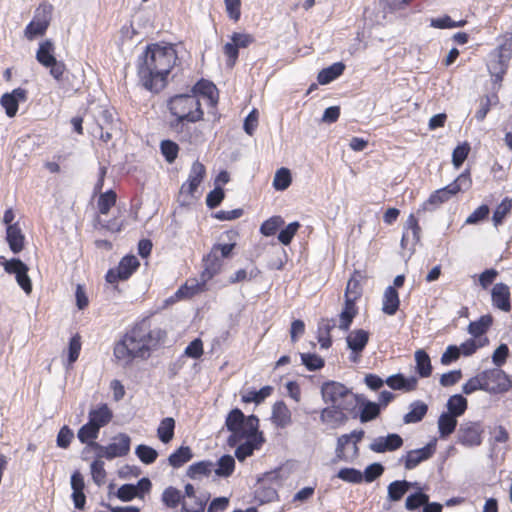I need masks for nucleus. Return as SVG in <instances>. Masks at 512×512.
<instances>
[{
    "mask_svg": "<svg viewBox=\"0 0 512 512\" xmlns=\"http://www.w3.org/2000/svg\"><path fill=\"white\" fill-rule=\"evenodd\" d=\"M470 152V145L468 142L457 145L452 153V163L455 168H460L464 161L467 159Z\"/></svg>",
    "mask_w": 512,
    "mask_h": 512,
    "instance_id": "61",
    "label": "nucleus"
},
{
    "mask_svg": "<svg viewBox=\"0 0 512 512\" xmlns=\"http://www.w3.org/2000/svg\"><path fill=\"white\" fill-rule=\"evenodd\" d=\"M82 348V338L79 333L74 334L68 343L67 356L68 366H72L79 358Z\"/></svg>",
    "mask_w": 512,
    "mask_h": 512,
    "instance_id": "53",
    "label": "nucleus"
},
{
    "mask_svg": "<svg viewBox=\"0 0 512 512\" xmlns=\"http://www.w3.org/2000/svg\"><path fill=\"white\" fill-rule=\"evenodd\" d=\"M135 453L140 461L144 464H152L158 457V452L148 445H138L135 449Z\"/></svg>",
    "mask_w": 512,
    "mask_h": 512,
    "instance_id": "58",
    "label": "nucleus"
},
{
    "mask_svg": "<svg viewBox=\"0 0 512 512\" xmlns=\"http://www.w3.org/2000/svg\"><path fill=\"white\" fill-rule=\"evenodd\" d=\"M493 324V317L490 314L482 315L477 321L470 322L468 332L473 337L484 335Z\"/></svg>",
    "mask_w": 512,
    "mask_h": 512,
    "instance_id": "42",
    "label": "nucleus"
},
{
    "mask_svg": "<svg viewBox=\"0 0 512 512\" xmlns=\"http://www.w3.org/2000/svg\"><path fill=\"white\" fill-rule=\"evenodd\" d=\"M177 61L178 53L173 44H148L136 62L139 85L151 93H160L167 86L168 77Z\"/></svg>",
    "mask_w": 512,
    "mask_h": 512,
    "instance_id": "1",
    "label": "nucleus"
},
{
    "mask_svg": "<svg viewBox=\"0 0 512 512\" xmlns=\"http://www.w3.org/2000/svg\"><path fill=\"white\" fill-rule=\"evenodd\" d=\"M160 150L165 160L171 164L178 157L179 146L172 140H163L160 143Z\"/></svg>",
    "mask_w": 512,
    "mask_h": 512,
    "instance_id": "56",
    "label": "nucleus"
},
{
    "mask_svg": "<svg viewBox=\"0 0 512 512\" xmlns=\"http://www.w3.org/2000/svg\"><path fill=\"white\" fill-rule=\"evenodd\" d=\"M400 306L399 294L395 287L388 286L383 294L382 311L387 315H395Z\"/></svg>",
    "mask_w": 512,
    "mask_h": 512,
    "instance_id": "34",
    "label": "nucleus"
},
{
    "mask_svg": "<svg viewBox=\"0 0 512 512\" xmlns=\"http://www.w3.org/2000/svg\"><path fill=\"white\" fill-rule=\"evenodd\" d=\"M274 389L270 385L262 387L260 390H247L242 394L241 400L244 403H262L267 397L271 396Z\"/></svg>",
    "mask_w": 512,
    "mask_h": 512,
    "instance_id": "41",
    "label": "nucleus"
},
{
    "mask_svg": "<svg viewBox=\"0 0 512 512\" xmlns=\"http://www.w3.org/2000/svg\"><path fill=\"white\" fill-rule=\"evenodd\" d=\"M161 500H162V503L167 508L175 509L179 505L182 506L183 493L179 489H177L173 486H169L163 491Z\"/></svg>",
    "mask_w": 512,
    "mask_h": 512,
    "instance_id": "44",
    "label": "nucleus"
},
{
    "mask_svg": "<svg viewBox=\"0 0 512 512\" xmlns=\"http://www.w3.org/2000/svg\"><path fill=\"white\" fill-rule=\"evenodd\" d=\"M206 283L207 281H204L202 279L201 281H199L196 278H190L186 280V282L178 288L173 298L175 300L192 299L196 295L206 291Z\"/></svg>",
    "mask_w": 512,
    "mask_h": 512,
    "instance_id": "23",
    "label": "nucleus"
},
{
    "mask_svg": "<svg viewBox=\"0 0 512 512\" xmlns=\"http://www.w3.org/2000/svg\"><path fill=\"white\" fill-rule=\"evenodd\" d=\"M140 267V262L135 255H126L118 263L117 267L111 268L105 275V280L110 284L128 280Z\"/></svg>",
    "mask_w": 512,
    "mask_h": 512,
    "instance_id": "11",
    "label": "nucleus"
},
{
    "mask_svg": "<svg viewBox=\"0 0 512 512\" xmlns=\"http://www.w3.org/2000/svg\"><path fill=\"white\" fill-rule=\"evenodd\" d=\"M99 430L96 425L88 421L78 430L77 437L81 443L90 446V443L95 442L94 440L98 437Z\"/></svg>",
    "mask_w": 512,
    "mask_h": 512,
    "instance_id": "51",
    "label": "nucleus"
},
{
    "mask_svg": "<svg viewBox=\"0 0 512 512\" xmlns=\"http://www.w3.org/2000/svg\"><path fill=\"white\" fill-rule=\"evenodd\" d=\"M457 417L450 413H442L438 419V429L441 438L452 434L457 426Z\"/></svg>",
    "mask_w": 512,
    "mask_h": 512,
    "instance_id": "46",
    "label": "nucleus"
},
{
    "mask_svg": "<svg viewBox=\"0 0 512 512\" xmlns=\"http://www.w3.org/2000/svg\"><path fill=\"white\" fill-rule=\"evenodd\" d=\"M344 70L345 65L342 62L333 63L329 67L324 68L319 72L317 80L321 85L328 84L341 76Z\"/></svg>",
    "mask_w": 512,
    "mask_h": 512,
    "instance_id": "38",
    "label": "nucleus"
},
{
    "mask_svg": "<svg viewBox=\"0 0 512 512\" xmlns=\"http://www.w3.org/2000/svg\"><path fill=\"white\" fill-rule=\"evenodd\" d=\"M175 420L172 417H166L161 420L157 428L159 440L167 444L174 438Z\"/></svg>",
    "mask_w": 512,
    "mask_h": 512,
    "instance_id": "45",
    "label": "nucleus"
},
{
    "mask_svg": "<svg viewBox=\"0 0 512 512\" xmlns=\"http://www.w3.org/2000/svg\"><path fill=\"white\" fill-rule=\"evenodd\" d=\"M214 470V463L210 460H202L191 464L186 470V476L192 480H200L209 477Z\"/></svg>",
    "mask_w": 512,
    "mask_h": 512,
    "instance_id": "33",
    "label": "nucleus"
},
{
    "mask_svg": "<svg viewBox=\"0 0 512 512\" xmlns=\"http://www.w3.org/2000/svg\"><path fill=\"white\" fill-rule=\"evenodd\" d=\"M433 453V447L431 445H426L420 449L408 451L406 455L401 458V461L404 462L405 469L412 470L421 462L432 457Z\"/></svg>",
    "mask_w": 512,
    "mask_h": 512,
    "instance_id": "26",
    "label": "nucleus"
},
{
    "mask_svg": "<svg viewBox=\"0 0 512 512\" xmlns=\"http://www.w3.org/2000/svg\"><path fill=\"white\" fill-rule=\"evenodd\" d=\"M361 273L355 270L347 282L344 298L359 300L363 294V288L360 283Z\"/></svg>",
    "mask_w": 512,
    "mask_h": 512,
    "instance_id": "40",
    "label": "nucleus"
},
{
    "mask_svg": "<svg viewBox=\"0 0 512 512\" xmlns=\"http://www.w3.org/2000/svg\"><path fill=\"white\" fill-rule=\"evenodd\" d=\"M472 184L473 181L470 170L465 169L453 182L444 188L453 197L462 191L469 190L472 187Z\"/></svg>",
    "mask_w": 512,
    "mask_h": 512,
    "instance_id": "35",
    "label": "nucleus"
},
{
    "mask_svg": "<svg viewBox=\"0 0 512 512\" xmlns=\"http://www.w3.org/2000/svg\"><path fill=\"white\" fill-rule=\"evenodd\" d=\"M428 406L422 401H415L410 405V411L404 415L406 424L420 422L427 414Z\"/></svg>",
    "mask_w": 512,
    "mask_h": 512,
    "instance_id": "43",
    "label": "nucleus"
},
{
    "mask_svg": "<svg viewBox=\"0 0 512 512\" xmlns=\"http://www.w3.org/2000/svg\"><path fill=\"white\" fill-rule=\"evenodd\" d=\"M193 458L192 449L189 446H181L168 457V463L173 468H180Z\"/></svg>",
    "mask_w": 512,
    "mask_h": 512,
    "instance_id": "39",
    "label": "nucleus"
},
{
    "mask_svg": "<svg viewBox=\"0 0 512 512\" xmlns=\"http://www.w3.org/2000/svg\"><path fill=\"white\" fill-rule=\"evenodd\" d=\"M244 439L246 441L238 445L235 450V456L240 462L252 456L254 451L260 449L264 442L263 433L259 429L255 434L247 435Z\"/></svg>",
    "mask_w": 512,
    "mask_h": 512,
    "instance_id": "22",
    "label": "nucleus"
},
{
    "mask_svg": "<svg viewBox=\"0 0 512 512\" xmlns=\"http://www.w3.org/2000/svg\"><path fill=\"white\" fill-rule=\"evenodd\" d=\"M0 263L7 273L15 275L18 285L24 292L30 294L32 291V283L28 276V266L18 258L5 260L2 256H0Z\"/></svg>",
    "mask_w": 512,
    "mask_h": 512,
    "instance_id": "13",
    "label": "nucleus"
},
{
    "mask_svg": "<svg viewBox=\"0 0 512 512\" xmlns=\"http://www.w3.org/2000/svg\"><path fill=\"white\" fill-rule=\"evenodd\" d=\"M131 329L133 335L138 338L141 343L147 358L150 357L151 352L157 350L166 340L167 331L157 325H154L150 317L142 318L135 322Z\"/></svg>",
    "mask_w": 512,
    "mask_h": 512,
    "instance_id": "4",
    "label": "nucleus"
},
{
    "mask_svg": "<svg viewBox=\"0 0 512 512\" xmlns=\"http://www.w3.org/2000/svg\"><path fill=\"white\" fill-rule=\"evenodd\" d=\"M403 445V439L398 434H388L387 436L377 437L370 444V449L376 453H385L387 451H395L401 448Z\"/></svg>",
    "mask_w": 512,
    "mask_h": 512,
    "instance_id": "25",
    "label": "nucleus"
},
{
    "mask_svg": "<svg viewBox=\"0 0 512 512\" xmlns=\"http://www.w3.org/2000/svg\"><path fill=\"white\" fill-rule=\"evenodd\" d=\"M408 489L409 483L407 481H394L388 486V497L391 501H399Z\"/></svg>",
    "mask_w": 512,
    "mask_h": 512,
    "instance_id": "57",
    "label": "nucleus"
},
{
    "mask_svg": "<svg viewBox=\"0 0 512 512\" xmlns=\"http://www.w3.org/2000/svg\"><path fill=\"white\" fill-rule=\"evenodd\" d=\"M113 417V413L107 404H101L96 409L89 412V422L96 425L99 429L107 425Z\"/></svg>",
    "mask_w": 512,
    "mask_h": 512,
    "instance_id": "36",
    "label": "nucleus"
},
{
    "mask_svg": "<svg viewBox=\"0 0 512 512\" xmlns=\"http://www.w3.org/2000/svg\"><path fill=\"white\" fill-rule=\"evenodd\" d=\"M191 94L202 95L209 100L211 106H216L219 100V91L216 85L206 79H200L191 89Z\"/></svg>",
    "mask_w": 512,
    "mask_h": 512,
    "instance_id": "28",
    "label": "nucleus"
},
{
    "mask_svg": "<svg viewBox=\"0 0 512 512\" xmlns=\"http://www.w3.org/2000/svg\"><path fill=\"white\" fill-rule=\"evenodd\" d=\"M235 470V460L231 455H223L217 462V468L214 470L218 477H230Z\"/></svg>",
    "mask_w": 512,
    "mask_h": 512,
    "instance_id": "49",
    "label": "nucleus"
},
{
    "mask_svg": "<svg viewBox=\"0 0 512 512\" xmlns=\"http://www.w3.org/2000/svg\"><path fill=\"white\" fill-rule=\"evenodd\" d=\"M209 501V495L198 493L193 484L187 483L184 486L181 512H205Z\"/></svg>",
    "mask_w": 512,
    "mask_h": 512,
    "instance_id": "14",
    "label": "nucleus"
},
{
    "mask_svg": "<svg viewBox=\"0 0 512 512\" xmlns=\"http://www.w3.org/2000/svg\"><path fill=\"white\" fill-rule=\"evenodd\" d=\"M491 302L495 309L509 313L512 310L509 286L503 282L496 283L491 289Z\"/></svg>",
    "mask_w": 512,
    "mask_h": 512,
    "instance_id": "20",
    "label": "nucleus"
},
{
    "mask_svg": "<svg viewBox=\"0 0 512 512\" xmlns=\"http://www.w3.org/2000/svg\"><path fill=\"white\" fill-rule=\"evenodd\" d=\"M334 319L322 318L317 328V340L322 348L328 349L332 345L331 331L335 328Z\"/></svg>",
    "mask_w": 512,
    "mask_h": 512,
    "instance_id": "32",
    "label": "nucleus"
},
{
    "mask_svg": "<svg viewBox=\"0 0 512 512\" xmlns=\"http://www.w3.org/2000/svg\"><path fill=\"white\" fill-rule=\"evenodd\" d=\"M429 501L427 494L423 492H416L406 498L405 506L408 510H415L424 506Z\"/></svg>",
    "mask_w": 512,
    "mask_h": 512,
    "instance_id": "64",
    "label": "nucleus"
},
{
    "mask_svg": "<svg viewBox=\"0 0 512 512\" xmlns=\"http://www.w3.org/2000/svg\"><path fill=\"white\" fill-rule=\"evenodd\" d=\"M271 422L277 428L284 429L292 423V413L282 400L276 401L272 406Z\"/></svg>",
    "mask_w": 512,
    "mask_h": 512,
    "instance_id": "27",
    "label": "nucleus"
},
{
    "mask_svg": "<svg viewBox=\"0 0 512 512\" xmlns=\"http://www.w3.org/2000/svg\"><path fill=\"white\" fill-rule=\"evenodd\" d=\"M337 477L348 483H361L363 481L362 472L355 468H342L338 471Z\"/></svg>",
    "mask_w": 512,
    "mask_h": 512,
    "instance_id": "62",
    "label": "nucleus"
},
{
    "mask_svg": "<svg viewBox=\"0 0 512 512\" xmlns=\"http://www.w3.org/2000/svg\"><path fill=\"white\" fill-rule=\"evenodd\" d=\"M36 60L45 68H49L50 75L57 81H61L66 72V65L55 57L54 43L46 39L39 43L36 51Z\"/></svg>",
    "mask_w": 512,
    "mask_h": 512,
    "instance_id": "7",
    "label": "nucleus"
},
{
    "mask_svg": "<svg viewBox=\"0 0 512 512\" xmlns=\"http://www.w3.org/2000/svg\"><path fill=\"white\" fill-rule=\"evenodd\" d=\"M206 176V168L200 161L192 163L188 179L181 185L180 193L192 197Z\"/></svg>",
    "mask_w": 512,
    "mask_h": 512,
    "instance_id": "16",
    "label": "nucleus"
},
{
    "mask_svg": "<svg viewBox=\"0 0 512 512\" xmlns=\"http://www.w3.org/2000/svg\"><path fill=\"white\" fill-rule=\"evenodd\" d=\"M284 223V219L280 215H274L261 224L260 233L266 237L273 236Z\"/></svg>",
    "mask_w": 512,
    "mask_h": 512,
    "instance_id": "50",
    "label": "nucleus"
},
{
    "mask_svg": "<svg viewBox=\"0 0 512 512\" xmlns=\"http://www.w3.org/2000/svg\"><path fill=\"white\" fill-rule=\"evenodd\" d=\"M223 267V262L220 256H216L214 252H209L203 257V270L201 272V279L204 281H210L217 274L220 273Z\"/></svg>",
    "mask_w": 512,
    "mask_h": 512,
    "instance_id": "30",
    "label": "nucleus"
},
{
    "mask_svg": "<svg viewBox=\"0 0 512 512\" xmlns=\"http://www.w3.org/2000/svg\"><path fill=\"white\" fill-rule=\"evenodd\" d=\"M167 109L173 119L169 126L181 132L185 123H197L204 119V111L200 99L191 93L176 94L168 98Z\"/></svg>",
    "mask_w": 512,
    "mask_h": 512,
    "instance_id": "2",
    "label": "nucleus"
},
{
    "mask_svg": "<svg viewBox=\"0 0 512 512\" xmlns=\"http://www.w3.org/2000/svg\"><path fill=\"white\" fill-rule=\"evenodd\" d=\"M467 406V399L460 394L452 395L447 401L448 413L456 417L463 415L467 410Z\"/></svg>",
    "mask_w": 512,
    "mask_h": 512,
    "instance_id": "48",
    "label": "nucleus"
},
{
    "mask_svg": "<svg viewBox=\"0 0 512 512\" xmlns=\"http://www.w3.org/2000/svg\"><path fill=\"white\" fill-rule=\"evenodd\" d=\"M421 240V227L414 214H410L406 220L401 238V247L412 252Z\"/></svg>",
    "mask_w": 512,
    "mask_h": 512,
    "instance_id": "15",
    "label": "nucleus"
},
{
    "mask_svg": "<svg viewBox=\"0 0 512 512\" xmlns=\"http://www.w3.org/2000/svg\"><path fill=\"white\" fill-rule=\"evenodd\" d=\"M385 383L393 390H402L405 392L414 391L418 386V380L416 377L411 376L406 378L401 373L389 376Z\"/></svg>",
    "mask_w": 512,
    "mask_h": 512,
    "instance_id": "31",
    "label": "nucleus"
},
{
    "mask_svg": "<svg viewBox=\"0 0 512 512\" xmlns=\"http://www.w3.org/2000/svg\"><path fill=\"white\" fill-rule=\"evenodd\" d=\"M51 5H40L36 11L33 20L26 26L24 34L28 40H33L37 36L46 33L51 19Z\"/></svg>",
    "mask_w": 512,
    "mask_h": 512,
    "instance_id": "12",
    "label": "nucleus"
},
{
    "mask_svg": "<svg viewBox=\"0 0 512 512\" xmlns=\"http://www.w3.org/2000/svg\"><path fill=\"white\" fill-rule=\"evenodd\" d=\"M346 340L348 347L352 351L350 360L354 363H357L361 357V353L368 344L369 333L363 329H357L350 332Z\"/></svg>",
    "mask_w": 512,
    "mask_h": 512,
    "instance_id": "21",
    "label": "nucleus"
},
{
    "mask_svg": "<svg viewBox=\"0 0 512 512\" xmlns=\"http://www.w3.org/2000/svg\"><path fill=\"white\" fill-rule=\"evenodd\" d=\"M301 225L298 221L289 223L284 229L278 234V240L281 244L288 246L291 244L294 236L297 234Z\"/></svg>",
    "mask_w": 512,
    "mask_h": 512,
    "instance_id": "59",
    "label": "nucleus"
},
{
    "mask_svg": "<svg viewBox=\"0 0 512 512\" xmlns=\"http://www.w3.org/2000/svg\"><path fill=\"white\" fill-rule=\"evenodd\" d=\"M131 439L125 433H120L113 437L112 442L107 446H102L97 442L90 443V447L98 450V456L106 459L126 456L130 451Z\"/></svg>",
    "mask_w": 512,
    "mask_h": 512,
    "instance_id": "9",
    "label": "nucleus"
},
{
    "mask_svg": "<svg viewBox=\"0 0 512 512\" xmlns=\"http://www.w3.org/2000/svg\"><path fill=\"white\" fill-rule=\"evenodd\" d=\"M117 201V194L114 190H108L100 193L97 200V208L100 214L107 215L111 208L115 206Z\"/></svg>",
    "mask_w": 512,
    "mask_h": 512,
    "instance_id": "47",
    "label": "nucleus"
},
{
    "mask_svg": "<svg viewBox=\"0 0 512 512\" xmlns=\"http://www.w3.org/2000/svg\"><path fill=\"white\" fill-rule=\"evenodd\" d=\"M478 390L484 391L483 371L469 378L462 386V391L466 395H470Z\"/></svg>",
    "mask_w": 512,
    "mask_h": 512,
    "instance_id": "60",
    "label": "nucleus"
},
{
    "mask_svg": "<svg viewBox=\"0 0 512 512\" xmlns=\"http://www.w3.org/2000/svg\"><path fill=\"white\" fill-rule=\"evenodd\" d=\"M292 182L290 170L288 168H280L276 171L273 179V187L277 191L286 190Z\"/></svg>",
    "mask_w": 512,
    "mask_h": 512,
    "instance_id": "54",
    "label": "nucleus"
},
{
    "mask_svg": "<svg viewBox=\"0 0 512 512\" xmlns=\"http://www.w3.org/2000/svg\"><path fill=\"white\" fill-rule=\"evenodd\" d=\"M71 488V498L74 507L78 510H84L86 505L85 482L83 475L78 470L74 471L71 475Z\"/></svg>",
    "mask_w": 512,
    "mask_h": 512,
    "instance_id": "24",
    "label": "nucleus"
},
{
    "mask_svg": "<svg viewBox=\"0 0 512 512\" xmlns=\"http://www.w3.org/2000/svg\"><path fill=\"white\" fill-rule=\"evenodd\" d=\"M28 99V92L26 89L18 87L11 92L4 93L0 98V104L5 110L8 117H14L19 108V103L26 102Z\"/></svg>",
    "mask_w": 512,
    "mask_h": 512,
    "instance_id": "19",
    "label": "nucleus"
},
{
    "mask_svg": "<svg viewBox=\"0 0 512 512\" xmlns=\"http://www.w3.org/2000/svg\"><path fill=\"white\" fill-rule=\"evenodd\" d=\"M322 397L326 403L330 402L341 411H350L355 397L347 387L339 382H325L321 388Z\"/></svg>",
    "mask_w": 512,
    "mask_h": 512,
    "instance_id": "6",
    "label": "nucleus"
},
{
    "mask_svg": "<svg viewBox=\"0 0 512 512\" xmlns=\"http://www.w3.org/2000/svg\"><path fill=\"white\" fill-rule=\"evenodd\" d=\"M510 59L511 55H503L496 50L490 53L487 68L494 83H500L503 80L507 73Z\"/></svg>",
    "mask_w": 512,
    "mask_h": 512,
    "instance_id": "18",
    "label": "nucleus"
},
{
    "mask_svg": "<svg viewBox=\"0 0 512 512\" xmlns=\"http://www.w3.org/2000/svg\"><path fill=\"white\" fill-rule=\"evenodd\" d=\"M363 437V430H354L338 437L333 462H350L356 459L359 455L358 443Z\"/></svg>",
    "mask_w": 512,
    "mask_h": 512,
    "instance_id": "8",
    "label": "nucleus"
},
{
    "mask_svg": "<svg viewBox=\"0 0 512 512\" xmlns=\"http://www.w3.org/2000/svg\"><path fill=\"white\" fill-rule=\"evenodd\" d=\"M452 196L448 193V191L443 187L438 190H435L430 194L428 199L425 202V205H430L437 207L447 201H449Z\"/></svg>",
    "mask_w": 512,
    "mask_h": 512,
    "instance_id": "63",
    "label": "nucleus"
},
{
    "mask_svg": "<svg viewBox=\"0 0 512 512\" xmlns=\"http://www.w3.org/2000/svg\"><path fill=\"white\" fill-rule=\"evenodd\" d=\"M484 391L489 394H503L512 388L510 377L499 368L483 371Z\"/></svg>",
    "mask_w": 512,
    "mask_h": 512,
    "instance_id": "10",
    "label": "nucleus"
},
{
    "mask_svg": "<svg viewBox=\"0 0 512 512\" xmlns=\"http://www.w3.org/2000/svg\"><path fill=\"white\" fill-rule=\"evenodd\" d=\"M113 356L117 362L124 365L132 364L135 359H148L131 327L114 343Z\"/></svg>",
    "mask_w": 512,
    "mask_h": 512,
    "instance_id": "5",
    "label": "nucleus"
},
{
    "mask_svg": "<svg viewBox=\"0 0 512 512\" xmlns=\"http://www.w3.org/2000/svg\"><path fill=\"white\" fill-rule=\"evenodd\" d=\"M301 362L308 371H317L324 367V359L315 353H301Z\"/></svg>",
    "mask_w": 512,
    "mask_h": 512,
    "instance_id": "55",
    "label": "nucleus"
},
{
    "mask_svg": "<svg viewBox=\"0 0 512 512\" xmlns=\"http://www.w3.org/2000/svg\"><path fill=\"white\" fill-rule=\"evenodd\" d=\"M225 426L231 435L228 438L230 446H236L245 436L255 434L259 429V419L255 415L245 416L239 408L232 409L226 419Z\"/></svg>",
    "mask_w": 512,
    "mask_h": 512,
    "instance_id": "3",
    "label": "nucleus"
},
{
    "mask_svg": "<svg viewBox=\"0 0 512 512\" xmlns=\"http://www.w3.org/2000/svg\"><path fill=\"white\" fill-rule=\"evenodd\" d=\"M416 372L422 378H427L432 374V364L428 353L423 349H418L415 354Z\"/></svg>",
    "mask_w": 512,
    "mask_h": 512,
    "instance_id": "37",
    "label": "nucleus"
},
{
    "mask_svg": "<svg viewBox=\"0 0 512 512\" xmlns=\"http://www.w3.org/2000/svg\"><path fill=\"white\" fill-rule=\"evenodd\" d=\"M6 242L14 254L20 253L25 247V235L19 223L6 227Z\"/></svg>",
    "mask_w": 512,
    "mask_h": 512,
    "instance_id": "29",
    "label": "nucleus"
},
{
    "mask_svg": "<svg viewBox=\"0 0 512 512\" xmlns=\"http://www.w3.org/2000/svg\"><path fill=\"white\" fill-rule=\"evenodd\" d=\"M483 428L480 423L462 424L458 431V442L467 447L479 446L482 443Z\"/></svg>",
    "mask_w": 512,
    "mask_h": 512,
    "instance_id": "17",
    "label": "nucleus"
},
{
    "mask_svg": "<svg viewBox=\"0 0 512 512\" xmlns=\"http://www.w3.org/2000/svg\"><path fill=\"white\" fill-rule=\"evenodd\" d=\"M512 211V199L509 197H505L501 203L496 207L494 213H493V223L496 227L501 225L506 218L507 215H509Z\"/></svg>",
    "mask_w": 512,
    "mask_h": 512,
    "instance_id": "52",
    "label": "nucleus"
}]
</instances>
